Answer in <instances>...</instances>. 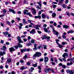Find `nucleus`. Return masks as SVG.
I'll return each mask as SVG.
<instances>
[{"mask_svg": "<svg viewBox=\"0 0 74 74\" xmlns=\"http://www.w3.org/2000/svg\"><path fill=\"white\" fill-rule=\"evenodd\" d=\"M67 33H68V34H69V33H74V31H73V30H70L69 31H68L67 32Z\"/></svg>", "mask_w": 74, "mask_h": 74, "instance_id": "21", "label": "nucleus"}, {"mask_svg": "<svg viewBox=\"0 0 74 74\" xmlns=\"http://www.w3.org/2000/svg\"><path fill=\"white\" fill-rule=\"evenodd\" d=\"M58 66H59V67H60V66H62L63 64L62 63H60V64H58Z\"/></svg>", "mask_w": 74, "mask_h": 74, "instance_id": "48", "label": "nucleus"}, {"mask_svg": "<svg viewBox=\"0 0 74 74\" xmlns=\"http://www.w3.org/2000/svg\"><path fill=\"white\" fill-rule=\"evenodd\" d=\"M17 38L19 40L21 39V38L20 36H18L17 37Z\"/></svg>", "mask_w": 74, "mask_h": 74, "instance_id": "42", "label": "nucleus"}, {"mask_svg": "<svg viewBox=\"0 0 74 74\" xmlns=\"http://www.w3.org/2000/svg\"><path fill=\"white\" fill-rule=\"evenodd\" d=\"M3 12L4 13H6V12H7V10H3Z\"/></svg>", "mask_w": 74, "mask_h": 74, "instance_id": "54", "label": "nucleus"}, {"mask_svg": "<svg viewBox=\"0 0 74 74\" xmlns=\"http://www.w3.org/2000/svg\"><path fill=\"white\" fill-rule=\"evenodd\" d=\"M69 73L70 74H74V71H73V70L70 71Z\"/></svg>", "mask_w": 74, "mask_h": 74, "instance_id": "32", "label": "nucleus"}, {"mask_svg": "<svg viewBox=\"0 0 74 74\" xmlns=\"http://www.w3.org/2000/svg\"><path fill=\"white\" fill-rule=\"evenodd\" d=\"M71 60H72V62L73 61V62H74V57H73L72 59L71 58Z\"/></svg>", "mask_w": 74, "mask_h": 74, "instance_id": "64", "label": "nucleus"}, {"mask_svg": "<svg viewBox=\"0 0 74 74\" xmlns=\"http://www.w3.org/2000/svg\"><path fill=\"white\" fill-rule=\"evenodd\" d=\"M25 69H26V68L24 66H21L20 68V69L21 70H23Z\"/></svg>", "mask_w": 74, "mask_h": 74, "instance_id": "26", "label": "nucleus"}, {"mask_svg": "<svg viewBox=\"0 0 74 74\" xmlns=\"http://www.w3.org/2000/svg\"><path fill=\"white\" fill-rule=\"evenodd\" d=\"M62 6L63 8H66V7H67V5H66V4H64L62 5Z\"/></svg>", "mask_w": 74, "mask_h": 74, "instance_id": "30", "label": "nucleus"}, {"mask_svg": "<svg viewBox=\"0 0 74 74\" xmlns=\"http://www.w3.org/2000/svg\"><path fill=\"white\" fill-rule=\"evenodd\" d=\"M31 72H33V70H34V68L33 67H32L31 68Z\"/></svg>", "mask_w": 74, "mask_h": 74, "instance_id": "34", "label": "nucleus"}, {"mask_svg": "<svg viewBox=\"0 0 74 74\" xmlns=\"http://www.w3.org/2000/svg\"><path fill=\"white\" fill-rule=\"evenodd\" d=\"M29 11V10H24L23 11V12H24V15H27V12H28Z\"/></svg>", "mask_w": 74, "mask_h": 74, "instance_id": "17", "label": "nucleus"}, {"mask_svg": "<svg viewBox=\"0 0 74 74\" xmlns=\"http://www.w3.org/2000/svg\"><path fill=\"white\" fill-rule=\"evenodd\" d=\"M26 36V35H22L21 36V37L22 38H25V37Z\"/></svg>", "mask_w": 74, "mask_h": 74, "instance_id": "55", "label": "nucleus"}, {"mask_svg": "<svg viewBox=\"0 0 74 74\" xmlns=\"http://www.w3.org/2000/svg\"><path fill=\"white\" fill-rule=\"evenodd\" d=\"M41 26V25L40 24V25H35L34 26V28L36 29V30H39L40 28L39 27H40Z\"/></svg>", "mask_w": 74, "mask_h": 74, "instance_id": "2", "label": "nucleus"}, {"mask_svg": "<svg viewBox=\"0 0 74 74\" xmlns=\"http://www.w3.org/2000/svg\"><path fill=\"white\" fill-rule=\"evenodd\" d=\"M50 27H51V28H52V29L53 30V31L54 30H55V28H54V27H53L52 26V25H49Z\"/></svg>", "mask_w": 74, "mask_h": 74, "instance_id": "22", "label": "nucleus"}, {"mask_svg": "<svg viewBox=\"0 0 74 74\" xmlns=\"http://www.w3.org/2000/svg\"><path fill=\"white\" fill-rule=\"evenodd\" d=\"M32 11V13L34 15H35L36 14V11L35 10H31Z\"/></svg>", "mask_w": 74, "mask_h": 74, "instance_id": "14", "label": "nucleus"}, {"mask_svg": "<svg viewBox=\"0 0 74 74\" xmlns=\"http://www.w3.org/2000/svg\"><path fill=\"white\" fill-rule=\"evenodd\" d=\"M66 57L65 58H62V59L63 61H64V62H66Z\"/></svg>", "mask_w": 74, "mask_h": 74, "instance_id": "43", "label": "nucleus"}, {"mask_svg": "<svg viewBox=\"0 0 74 74\" xmlns=\"http://www.w3.org/2000/svg\"><path fill=\"white\" fill-rule=\"evenodd\" d=\"M58 46L60 48H62V47H63V46L62 45H60V44H59V45H58Z\"/></svg>", "mask_w": 74, "mask_h": 74, "instance_id": "33", "label": "nucleus"}, {"mask_svg": "<svg viewBox=\"0 0 74 74\" xmlns=\"http://www.w3.org/2000/svg\"><path fill=\"white\" fill-rule=\"evenodd\" d=\"M37 3L38 4L39 6L40 7V8H41V6L42 5L41 4V3H42L41 1H39V2H38Z\"/></svg>", "mask_w": 74, "mask_h": 74, "instance_id": "13", "label": "nucleus"}, {"mask_svg": "<svg viewBox=\"0 0 74 74\" xmlns=\"http://www.w3.org/2000/svg\"><path fill=\"white\" fill-rule=\"evenodd\" d=\"M32 66L34 67H36L37 66V63H36L35 64H32Z\"/></svg>", "mask_w": 74, "mask_h": 74, "instance_id": "24", "label": "nucleus"}, {"mask_svg": "<svg viewBox=\"0 0 74 74\" xmlns=\"http://www.w3.org/2000/svg\"><path fill=\"white\" fill-rule=\"evenodd\" d=\"M31 42L32 44L34 43V40H32L31 41Z\"/></svg>", "mask_w": 74, "mask_h": 74, "instance_id": "46", "label": "nucleus"}, {"mask_svg": "<svg viewBox=\"0 0 74 74\" xmlns=\"http://www.w3.org/2000/svg\"><path fill=\"white\" fill-rule=\"evenodd\" d=\"M5 54V51H1L0 52V56H3Z\"/></svg>", "mask_w": 74, "mask_h": 74, "instance_id": "9", "label": "nucleus"}, {"mask_svg": "<svg viewBox=\"0 0 74 74\" xmlns=\"http://www.w3.org/2000/svg\"><path fill=\"white\" fill-rule=\"evenodd\" d=\"M26 9H28V10H29L30 9V10H34V8H28V7H26Z\"/></svg>", "mask_w": 74, "mask_h": 74, "instance_id": "37", "label": "nucleus"}, {"mask_svg": "<svg viewBox=\"0 0 74 74\" xmlns=\"http://www.w3.org/2000/svg\"><path fill=\"white\" fill-rule=\"evenodd\" d=\"M41 53L37 52L33 55V58L34 59H36V57H40V56H41Z\"/></svg>", "mask_w": 74, "mask_h": 74, "instance_id": "1", "label": "nucleus"}, {"mask_svg": "<svg viewBox=\"0 0 74 74\" xmlns=\"http://www.w3.org/2000/svg\"><path fill=\"white\" fill-rule=\"evenodd\" d=\"M23 23L24 24H25L26 23H27V22L26 21L25 19H23Z\"/></svg>", "mask_w": 74, "mask_h": 74, "instance_id": "19", "label": "nucleus"}, {"mask_svg": "<svg viewBox=\"0 0 74 74\" xmlns=\"http://www.w3.org/2000/svg\"><path fill=\"white\" fill-rule=\"evenodd\" d=\"M68 53H65L64 54L62 55V57H63L64 58H66V56L67 58H68Z\"/></svg>", "mask_w": 74, "mask_h": 74, "instance_id": "6", "label": "nucleus"}, {"mask_svg": "<svg viewBox=\"0 0 74 74\" xmlns=\"http://www.w3.org/2000/svg\"><path fill=\"white\" fill-rule=\"evenodd\" d=\"M41 16L40 15L34 16V18H35V19H37L38 18V19H41Z\"/></svg>", "mask_w": 74, "mask_h": 74, "instance_id": "11", "label": "nucleus"}, {"mask_svg": "<svg viewBox=\"0 0 74 74\" xmlns=\"http://www.w3.org/2000/svg\"><path fill=\"white\" fill-rule=\"evenodd\" d=\"M43 47H44V49H47V45H45L44 46H43Z\"/></svg>", "mask_w": 74, "mask_h": 74, "instance_id": "50", "label": "nucleus"}, {"mask_svg": "<svg viewBox=\"0 0 74 74\" xmlns=\"http://www.w3.org/2000/svg\"><path fill=\"white\" fill-rule=\"evenodd\" d=\"M54 25L55 26H57V24L56 22H55L54 23Z\"/></svg>", "mask_w": 74, "mask_h": 74, "instance_id": "58", "label": "nucleus"}, {"mask_svg": "<svg viewBox=\"0 0 74 74\" xmlns=\"http://www.w3.org/2000/svg\"><path fill=\"white\" fill-rule=\"evenodd\" d=\"M38 69L39 70H41V66H38Z\"/></svg>", "mask_w": 74, "mask_h": 74, "instance_id": "53", "label": "nucleus"}, {"mask_svg": "<svg viewBox=\"0 0 74 74\" xmlns=\"http://www.w3.org/2000/svg\"><path fill=\"white\" fill-rule=\"evenodd\" d=\"M63 28L65 29H68V28H69V26L66 25H63Z\"/></svg>", "mask_w": 74, "mask_h": 74, "instance_id": "12", "label": "nucleus"}, {"mask_svg": "<svg viewBox=\"0 0 74 74\" xmlns=\"http://www.w3.org/2000/svg\"><path fill=\"white\" fill-rule=\"evenodd\" d=\"M27 21L29 22V23H30L31 25H34V24L32 23V21L31 20H27Z\"/></svg>", "mask_w": 74, "mask_h": 74, "instance_id": "23", "label": "nucleus"}, {"mask_svg": "<svg viewBox=\"0 0 74 74\" xmlns=\"http://www.w3.org/2000/svg\"><path fill=\"white\" fill-rule=\"evenodd\" d=\"M27 57V56L26 55H25V56L23 57L24 59H26V58Z\"/></svg>", "mask_w": 74, "mask_h": 74, "instance_id": "57", "label": "nucleus"}, {"mask_svg": "<svg viewBox=\"0 0 74 74\" xmlns=\"http://www.w3.org/2000/svg\"><path fill=\"white\" fill-rule=\"evenodd\" d=\"M14 47L15 49H18V46H14Z\"/></svg>", "mask_w": 74, "mask_h": 74, "instance_id": "40", "label": "nucleus"}, {"mask_svg": "<svg viewBox=\"0 0 74 74\" xmlns=\"http://www.w3.org/2000/svg\"><path fill=\"white\" fill-rule=\"evenodd\" d=\"M49 60V58H48V57L46 56L44 57V62L47 63L48 61Z\"/></svg>", "mask_w": 74, "mask_h": 74, "instance_id": "4", "label": "nucleus"}, {"mask_svg": "<svg viewBox=\"0 0 74 74\" xmlns=\"http://www.w3.org/2000/svg\"><path fill=\"white\" fill-rule=\"evenodd\" d=\"M11 58H8L7 59V60L6 62V64H7L8 63L9 64H10V63H11Z\"/></svg>", "mask_w": 74, "mask_h": 74, "instance_id": "3", "label": "nucleus"}, {"mask_svg": "<svg viewBox=\"0 0 74 74\" xmlns=\"http://www.w3.org/2000/svg\"><path fill=\"white\" fill-rule=\"evenodd\" d=\"M66 14L68 15V16H70V14L69 12H66Z\"/></svg>", "mask_w": 74, "mask_h": 74, "instance_id": "41", "label": "nucleus"}, {"mask_svg": "<svg viewBox=\"0 0 74 74\" xmlns=\"http://www.w3.org/2000/svg\"><path fill=\"white\" fill-rule=\"evenodd\" d=\"M71 70H70L69 69H67L66 71V72L67 73H70V71Z\"/></svg>", "mask_w": 74, "mask_h": 74, "instance_id": "47", "label": "nucleus"}, {"mask_svg": "<svg viewBox=\"0 0 74 74\" xmlns=\"http://www.w3.org/2000/svg\"><path fill=\"white\" fill-rule=\"evenodd\" d=\"M18 42L20 43H22V40H21V39H20L19 40H18Z\"/></svg>", "mask_w": 74, "mask_h": 74, "instance_id": "62", "label": "nucleus"}, {"mask_svg": "<svg viewBox=\"0 0 74 74\" xmlns=\"http://www.w3.org/2000/svg\"><path fill=\"white\" fill-rule=\"evenodd\" d=\"M17 13L18 14H21V11H18Z\"/></svg>", "mask_w": 74, "mask_h": 74, "instance_id": "63", "label": "nucleus"}, {"mask_svg": "<svg viewBox=\"0 0 74 74\" xmlns=\"http://www.w3.org/2000/svg\"><path fill=\"white\" fill-rule=\"evenodd\" d=\"M40 62H43L44 61V59L43 58H40L39 60Z\"/></svg>", "mask_w": 74, "mask_h": 74, "instance_id": "38", "label": "nucleus"}, {"mask_svg": "<svg viewBox=\"0 0 74 74\" xmlns=\"http://www.w3.org/2000/svg\"><path fill=\"white\" fill-rule=\"evenodd\" d=\"M53 33L56 34V35H58L59 34V33L58 31H56L55 29L53 31Z\"/></svg>", "mask_w": 74, "mask_h": 74, "instance_id": "18", "label": "nucleus"}, {"mask_svg": "<svg viewBox=\"0 0 74 74\" xmlns=\"http://www.w3.org/2000/svg\"><path fill=\"white\" fill-rule=\"evenodd\" d=\"M23 40H24V42H26V41H27V39L26 38H23Z\"/></svg>", "mask_w": 74, "mask_h": 74, "instance_id": "44", "label": "nucleus"}, {"mask_svg": "<svg viewBox=\"0 0 74 74\" xmlns=\"http://www.w3.org/2000/svg\"><path fill=\"white\" fill-rule=\"evenodd\" d=\"M11 73L12 74H16V72H14V71H12L11 72Z\"/></svg>", "mask_w": 74, "mask_h": 74, "instance_id": "51", "label": "nucleus"}, {"mask_svg": "<svg viewBox=\"0 0 74 74\" xmlns=\"http://www.w3.org/2000/svg\"><path fill=\"white\" fill-rule=\"evenodd\" d=\"M6 23L8 25H9V26H11V25H12L11 24V23L9 21H7Z\"/></svg>", "mask_w": 74, "mask_h": 74, "instance_id": "31", "label": "nucleus"}, {"mask_svg": "<svg viewBox=\"0 0 74 74\" xmlns=\"http://www.w3.org/2000/svg\"><path fill=\"white\" fill-rule=\"evenodd\" d=\"M3 34H4V36L6 37L7 36H6V35H8V34L9 33L8 32H3Z\"/></svg>", "mask_w": 74, "mask_h": 74, "instance_id": "16", "label": "nucleus"}, {"mask_svg": "<svg viewBox=\"0 0 74 74\" xmlns=\"http://www.w3.org/2000/svg\"><path fill=\"white\" fill-rule=\"evenodd\" d=\"M27 64L28 66H30V63L29 62H27Z\"/></svg>", "mask_w": 74, "mask_h": 74, "instance_id": "52", "label": "nucleus"}, {"mask_svg": "<svg viewBox=\"0 0 74 74\" xmlns=\"http://www.w3.org/2000/svg\"><path fill=\"white\" fill-rule=\"evenodd\" d=\"M20 62L21 63H23L24 62V61L22 60H20Z\"/></svg>", "mask_w": 74, "mask_h": 74, "instance_id": "59", "label": "nucleus"}, {"mask_svg": "<svg viewBox=\"0 0 74 74\" xmlns=\"http://www.w3.org/2000/svg\"><path fill=\"white\" fill-rule=\"evenodd\" d=\"M1 49H2L3 51H5L7 50V47L5 46H3V48H1Z\"/></svg>", "mask_w": 74, "mask_h": 74, "instance_id": "8", "label": "nucleus"}, {"mask_svg": "<svg viewBox=\"0 0 74 74\" xmlns=\"http://www.w3.org/2000/svg\"><path fill=\"white\" fill-rule=\"evenodd\" d=\"M36 32V31H35V29H33L32 31L30 32V34H35Z\"/></svg>", "mask_w": 74, "mask_h": 74, "instance_id": "5", "label": "nucleus"}, {"mask_svg": "<svg viewBox=\"0 0 74 74\" xmlns=\"http://www.w3.org/2000/svg\"><path fill=\"white\" fill-rule=\"evenodd\" d=\"M62 67L64 68H66V66L64 65H63L62 66Z\"/></svg>", "mask_w": 74, "mask_h": 74, "instance_id": "61", "label": "nucleus"}, {"mask_svg": "<svg viewBox=\"0 0 74 74\" xmlns=\"http://www.w3.org/2000/svg\"><path fill=\"white\" fill-rule=\"evenodd\" d=\"M0 42L1 44H3V43H4V41L3 40H1Z\"/></svg>", "mask_w": 74, "mask_h": 74, "instance_id": "56", "label": "nucleus"}, {"mask_svg": "<svg viewBox=\"0 0 74 74\" xmlns=\"http://www.w3.org/2000/svg\"><path fill=\"white\" fill-rule=\"evenodd\" d=\"M41 48H42L43 47L41 46H39L37 47L38 49H40Z\"/></svg>", "mask_w": 74, "mask_h": 74, "instance_id": "35", "label": "nucleus"}, {"mask_svg": "<svg viewBox=\"0 0 74 74\" xmlns=\"http://www.w3.org/2000/svg\"><path fill=\"white\" fill-rule=\"evenodd\" d=\"M17 45L19 48H22V45H21V44H20V43H18L17 44Z\"/></svg>", "mask_w": 74, "mask_h": 74, "instance_id": "27", "label": "nucleus"}, {"mask_svg": "<svg viewBox=\"0 0 74 74\" xmlns=\"http://www.w3.org/2000/svg\"><path fill=\"white\" fill-rule=\"evenodd\" d=\"M53 8H55L56 7V5H53Z\"/></svg>", "mask_w": 74, "mask_h": 74, "instance_id": "45", "label": "nucleus"}, {"mask_svg": "<svg viewBox=\"0 0 74 74\" xmlns=\"http://www.w3.org/2000/svg\"><path fill=\"white\" fill-rule=\"evenodd\" d=\"M71 58H69L68 59H67V61H70V62H72V60H71Z\"/></svg>", "mask_w": 74, "mask_h": 74, "instance_id": "60", "label": "nucleus"}, {"mask_svg": "<svg viewBox=\"0 0 74 74\" xmlns=\"http://www.w3.org/2000/svg\"><path fill=\"white\" fill-rule=\"evenodd\" d=\"M41 8V7H40L39 5H37L36 6V8L38 9H39V10H40Z\"/></svg>", "mask_w": 74, "mask_h": 74, "instance_id": "39", "label": "nucleus"}, {"mask_svg": "<svg viewBox=\"0 0 74 74\" xmlns=\"http://www.w3.org/2000/svg\"><path fill=\"white\" fill-rule=\"evenodd\" d=\"M42 18L43 19H45L46 18V16L45 14H42Z\"/></svg>", "mask_w": 74, "mask_h": 74, "instance_id": "29", "label": "nucleus"}, {"mask_svg": "<svg viewBox=\"0 0 74 74\" xmlns=\"http://www.w3.org/2000/svg\"><path fill=\"white\" fill-rule=\"evenodd\" d=\"M29 15V16H30V17H32V18L34 17V16H33V15H32L29 12H28L27 13V15Z\"/></svg>", "mask_w": 74, "mask_h": 74, "instance_id": "15", "label": "nucleus"}, {"mask_svg": "<svg viewBox=\"0 0 74 74\" xmlns=\"http://www.w3.org/2000/svg\"><path fill=\"white\" fill-rule=\"evenodd\" d=\"M44 30L45 32H46V33H47V32H48V29L46 28H45L44 29Z\"/></svg>", "mask_w": 74, "mask_h": 74, "instance_id": "36", "label": "nucleus"}, {"mask_svg": "<svg viewBox=\"0 0 74 74\" xmlns=\"http://www.w3.org/2000/svg\"><path fill=\"white\" fill-rule=\"evenodd\" d=\"M62 38H66V36L64 35H62Z\"/></svg>", "mask_w": 74, "mask_h": 74, "instance_id": "49", "label": "nucleus"}, {"mask_svg": "<svg viewBox=\"0 0 74 74\" xmlns=\"http://www.w3.org/2000/svg\"><path fill=\"white\" fill-rule=\"evenodd\" d=\"M44 71L46 73H48L49 71V69H45Z\"/></svg>", "mask_w": 74, "mask_h": 74, "instance_id": "10", "label": "nucleus"}, {"mask_svg": "<svg viewBox=\"0 0 74 74\" xmlns=\"http://www.w3.org/2000/svg\"><path fill=\"white\" fill-rule=\"evenodd\" d=\"M9 11L12 12L13 14H15V11L14 10H9Z\"/></svg>", "mask_w": 74, "mask_h": 74, "instance_id": "25", "label": "nucleus"}, {"mask_svg": "<svg viewBox=\"0 0 74 74\" xmlns=\"http://www.w3.org/2000/svg\"><path fill=\"white\" fill-rule=\"evenodd\" d=\"M9 50L10 52H13V51H15V49H14V47L10 48Z\"/></svg>", "mask_w": 74, "mask_h": 74, "instance_id": "7", "label": "nucleus"}, {"mask_svg": "<svg viewBox=\"0 0 74 74\" xmlns=\"http://www.w3.org/2000/svg\"><path fill=\"white\" fill-rule=\"evenodd\" d=\"M56 15V13H53L52 14V16H53V18H55Z\"/></svg>", "mask_w": 74, "mask_h": 74, "instance_id": "28", "label": "nucleus"}, {"mask_svg": "<svg viewBox=\"0 0 74 74\" xmlns=\"http://www.w3.org/2000/svg\"><path fill=\"white\" fill-rule=\"evenodd\" d=\"M42 40H44V39H47V36L45 35H43V37H42Z\"/></svg>", "mask_w": 74, "mask_h": 74, "instance_id": "20", "label": "nucleus"}]
</instances>
